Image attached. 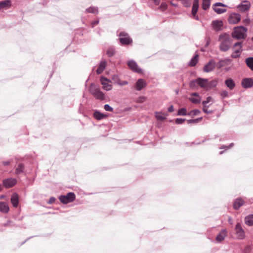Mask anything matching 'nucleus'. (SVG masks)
I'll return each instance as SVG.
<instances>
[{
    "label": "nucleus",
    "mask_w": 253,
    "mask_h": 253,
    "mask_svg": "<svg viewBox=\"0 0 253 253\" xmlns=\"http://www.w3.org/2000/svg\"><path fill=\"white\" fill-rule=\"evenodd\" d=\"M156 117L159 121H163L166 119V117L160 112L156 113Z\"/></svg>",
    "instance_id": "34"
},
{
    "label": "nucleus",
    "mask_w": 253,
    "mask_h": 253,
    "mask_svg": "<svg viewBox=\"0 0 253 253\" xmlns=\"http://www.w3.org/2000/svg\"><path fill=\"white\" fill-rule=\"evenodd\" d=\"M127 65L129 67V68L132 71L138 73L141 72V70L138 67V66L134 61H128L127 63Z\"/></svg>",
    "instance_id": "16"
},
{
    "label": "nucleus",
    "mask_w": 253,
    "mask_h": 253,
    "mask_svg": "<svg viewBox=\"0 0 253 253\" xmlns=\"http://www.w3.org/2000/svg\"><path fill=\"white\" fill-rule=\"evenodd\" d=\"M245 62L247 66L252 70L253 71V57H249L246 59Z\"/></svg>",
    "instance_id": "29"
},
{
    "label": "nucleus",
    "mask_w": 253,
    "mask_h": 253,
    "mask_svg": "<svg viewBox=\"0 0 253 253\" xmlns=\"http://www.w3.org/2000/svg\"><path fill=\"white\" fill-rule=\"evenodd\" d=\"M202 118H198V119H194V120H187V123L188 124H192V123L196 124V123H197L198 122H199V121H201L202 120Z\"/></svg>",
    "instance_id": "40"
},
{
    "label": "nucleus",
    "mask_w": 253,
    "mask_h": 253,
    "mask_svg": "<svg viewBox=\"0 0 253 253\" xmlns=\"http://www.w3.org/2000/svg\"><path fill=\"white\" fill-rule=\"evenodd\" d=\"M251 3L248 0L242 1L238 6L239 10L241 12H245L250 9Z\"/></svg>",
    "instance_id": "11"
},
{
    "label": "nucleus",
    "mask_w": 253,
    "mask_h": 253,
    "mask_svg": "<svg viewBox=\"0 0 253 253\" xmlns=\"http://www.w3.org/2000/svg\"><path fill=\"white\" fill-rule=\"evenodd\" d=\"M192 0H181L182 3L185 7L189 6L192 2Z\"/></svg>",
    "instance_id": "38"
},
{
    "label": "nucleus",
    "mask_w": 253,
    "mask_h": 253,
    "mask_svg": "<svg viewBox=\"0 0 253 253\" xmlns=\"http://www.w3.org/2000/svg\"><path fill=\"white\" fill-rule=\"evenodd\" d=\"M2 190V186L0 184V191Z\"/></svg>",
    "instance_id": "56"
},
{
    "label": "nucleus",
    "mask_w": 253,
    "mask_h": 253,
    "mask_svg": "<svg viewBox=\"0 0 253 253\" xmlns=\"http://www.w3.org/2000/svg\"><path fill=\"white\" fill-rule=\"evenodd\" d=\"M10 201L13 206L15 208H17L19 204V197L17 194H13L11 196Z\"/></svg>",
    "instance_id": "21"
},
{
    "label": "nucleus",
    "mask_w": 253,
    "mask_h": 253,
    "mask_svg": "<svg viewBox=\"0 0 253 253\" xmlns=\"http://www.w3.org/2000/svg\"><path fill=\"white\" fill-rule=\"evenodd\" d=\"M174 110L173 106L171 105L168 108V111L169 112H172Z\"/></svg>",
    "instance_id": "52"
},
{
    "label": "nucleus",
    "mask_w": 253,
    "mask_h": 253,
    "mask_svg": "<svg viewBox=\"0 0 253 253\" xmlns=\"http://www.w3.org/2000/svg\"><path fill=\"white\" fill-rule=\"evenodd\" d=\"M120 42L122 44H129L132 42V40L128 35L124 32H121L120 33Z\"/></svg>",
    "instance_id": "7"
},
{
    "label": "nucleus",
    "mask_w": 253,
    "mask_h": 253,
    "mask_svg": "<svg viewBox=\"0 0 253 253\" xmlns=\"http://www.w3.org/2000/svg\"><path fill=\"white\" fill-rule=\"evenodd\" d=\"M233 52L231 54V57L233 58H237L240 57L242 52V46L241 42H237L235 43L233 47Z\"/></svg>",
    "instance_id": "5"
},
{
    "label": "nucleus",
    "mask_w": 253,
    "mask_h": 253,
    "mask_svg": "<svg viewBox=\"0 0 253 253\" xmlns=\"http://www.w3.org/2000/svg\"><path fill=\"white\" fill-rule=\"evenodd\" d=\"M189 100L192 103L197 104L200 102L201 97L197 93H193L191 94Z\"/></svg>",
    "instance_id": "20"
},
{
    "label": "nucleus",
    "mask_w": 253,
    "mask_h": 253,
    "mask_svg": "<svg viewBox=\"0 0 253 253\" xmlns=\"http://www.w3.org/2000/svg\"><path fill=\"white\" fill-rule=\"evenodd\" d=\"M178 115L181 116H185L187 114V111L185 108H182L178 110L177 112Z\"/></svg>",
    "instance_id": "36"
},
{
    "label": "nucleus",
    "mask_w": 253,
    "mask_h": 253,
    "mask_svg": "<svg viewBox=\"0 0 253 253\" xmlns=\"http://www.w3.org/2000/svg\"><path fill=\"white\" fill-rule=\"evenodd\" d=\"M212 98L211 97H208L206 99V100H205L204 101H203L202 102V104H203V106H208L207 104L209 103L210 101H211L212 100Z\"/></svg>",
    "instance_id": "41"
},
{
    "label": "nucleus",
    "mask_w": 253,
    "mask_h": 253,
    "mask_svg": "<svg viewBox=\"0 0 253 253\" xmlns=\"http://www.w3.org/2000/svg\"><path fill=\"white\" fill-rule=\"evenodd\" d=\"M215 67V62L213 60H210L204 67L203 71L208 73L214 70Z\"/></svg>",
    "instance_id": "12"
},
{
    "label": "nucleus",
    "mask_w": 253,
    "mask_h": 253,
    "mask_svg": "<svg viewBox=\"0 0 253 253\" xmlns=\"http://www.w3.org/2000/svg\"><path fill=\"white\" fill-rule=\"evenodd\" d=\"M252 40H253V37L252 38Z\"/></svg>",
    "instance_id": "57"
},
{
    "label": "nucleus",
    "mask_w": 253,
    "mask_h": 253,
    "mask_svg": "<svg viewBox=\"0 0 253 253\" xmlns=\"http://www.w3.org/2000/svg\"><path fill=\"white\" fill-rule=\"evenodd\" d=\"M11 6V1L10 0H6L0 1V9L9 7Z\"/></svg>",
    "instance_id": "27"
},
{
    "label": "nucleus",
    "mask_w": 253,
    "mask_h": 253,
    "mask_svg": "<svg viewBox=\"0 0 253 253\" xmlns=\"http://www.w3.org/2000/svg\"><path fill=\"white\" fill-rule=\"evenodd\" d=\"M235 230L238 239H243L245 238V232L240 223H238L236 224Z\"/></svg>",
    "instance_id": "8"
},
{
    "label": "nucleus",
    "mask_w": 253,
    "mask_h": 253,
    "mask_svg": "<svg viewBox=\"0 0 253 253\" xmlns=\"http://www.w3.org/2000/svg\"><path fill=\"white\" fill-rule=\"evenodd\" d=\"M218 6H223L225 7L226 5L220 2L215 3L213 5V10L217 13V14H221L225 12H226V9L225 8H218Z\"/></svg>",
    "instance_id": "13"
},
{
    "label": "nucleus",
    "mask_w": 253,
    "mask_h": 253,
    "mask_svg": "<svg viewBox=\"0 0 253 253\" xmlns=\"http://www.w3.org/2000/svg\"><path fill=\"white\" fill-rule=\"evenodd\" d=\"M212 25L213 29L215 31H219L221 29L223 26V22L221 20H216L212 21Z\"/></svg>",
    "instance_id": "18"
},
{
    "label": "nucleus",
    "mask_w": 253,
    "mask_h": 253,
    "mask_svg": "<svg viewBox=\"0 0 253 253\" xmlns=\"http://www.w3.org/2000/svg\"><path fill=\"white\" fill-rule=\"evenodd\" d=\"M120 85H125L128 84V82L126 81H121L120 80L119 82L118 83Z\"/></svg>",
    "instance_id": "48"
},
{
    "label": "nucleus",
    "mask_w": 253,
    "mask_h": 253,
    "mask_svg": "<svg viewBox=\"0 0 253 253\" xmlns=\"http://www.w3.org/2000/svg\"><path fill=\"white\" fill-rule=\"evenodd\" d=\"M16 183V180L14 178H8L3 180V185L7 188L13 187Z\"/></svg>",
    "instance_id": "14"
},
{
    "label": "nucleus",
    "mask_w": 253,
    "mask_h": 253,
    "mask_svg": "<svg viewBox=\"0 0 253 253\" xmlns=\"http://www.w3.org/2000/svg\"><path fill=\"white\" fill-rule=\"evenodd\" d=\"M112 80L115 83L118 84L120 79L119 78L117 75H114L112 76Z\"/></svg>",
    "instance_id": "42"
},
{
    "label": "nucleus",
    "mask_w": 253,
    "mask_h": 253,
    "mask_svg": "<svg viewBox=\"0 0 253 253\" xmlns=\"http://www.w3.org/2000/svg\"><path fill=\"white\" fill-rule=\"evenodd\" d=\"M209 106H203V111L206 114H211V113H212V111H211V110H209L208 109V108Z\"/></svg>",
    "instance_id": "43"
},
{
    "label": "nucleus",
    "mask_w": 253,
    "mask_h": 253,
    "mask_svg": "<svg viewBox=\"0 0 253 253\" xmlns=\"http://www.w3.org/2000/svg\"><path fill=\"white\" fill-rule=\"evenodd\" d=\"M9 164H10V162L9 161H6V162H3V164L4 166L8 165Z\"/></svg>",
    "instance_id": "55"
},
{
    "label": "nucleus",
    "mask_w": 253,
    "mask_h": 253,
    "mask_svg": "<svg viewBox=\"0 0 253 253\" xmlns=\"http://www.w3.org/2000/svg\"><path fill=\"white\" fill-rule=\"evenodd\" d=\"M9 211V207L6 203L0 202V211L3 213H6Z\"/></svg>",
    "instance_id": "25"
},
{
    "label": "nucleus",
    "mask_w": 253,
    "mask_h": 253,
    "mask_svg": "<svg viewBox=\"0 0 253 253\" xmlns=\"http://www.w3.org/2000/svg\"><path fill=\"white\" fill-rule=\"evenodd\" d=\"M100 82L103 86L102 87L104 89L108 91L112 89V86L110 84V81L107 78L104 77H101L100 78Z\"/></svg>",
    "instance_id": "10"
},
{
    "label": "nucleus",
    "mask_w": 253,
    "mask_h": 253,
    "mask_svg": "<svg viewBox=\"0 0 253 253\" xmlns=\"http://www.w3.org/2000/svg\"><path fill=\"white\" fill-rule=\"evenodd\" d=\"M244 204V201L242 198H238L235 201L234 203V209L235 210H238Z\"/></svg>",
    "instance_id": "23"
},
{
    "label": "nucleus",
    "mask_w": 253,
    "mask_h": 253,
    "mask_svg": "<svg viewBox=\"0 0 253 253\" xmlns=\"http://www.w3.org/2000/svg\"><path fill=\"white\" fill-rule=\"evenodd\" d=\"M225 84L230 89L232 90L235 86V84L234 81L231 79H227Z\"/></svg>",
    "instance_id": "24"
},
{
    "label": "nucleus",
    "mask_w": 253,
    "mask_h": 253,
    "mask_svg": "<svg viewBox=\"0 0 253 253\" xmlns=\"http://www.w3.org/2000/svg\"><path fill=\"white\" fill-rule=\"evenodd\" d=\"M210 5V0H203L202 2V8L204 10H207Z\"/></svg>",
    "instance_id": "32"
},
{
    "label": "nucleus",
    "mask_w": 253,
    "mask_h": 253,
    "mask_svg": "<svg viewBox=\"0 0 253 253\" xmlns=\"http://www.w3.org/2000/svg\"><path fill=\"white\" fill-rule=\"evenodd\" d=\"M154 1L156 5H158L160 2V0H154Z\"/></svg>",
    "instance_id": "53"
},
{
    "label": "nucleus",
    "mask_w": 253,
    "mask_h": 253,
    "mask_svg": "<svg viewBox=\"0 0 253 253\" xmlns=\"http://www.w3.org/2000/svg\"><path fill=\"white\" fill-rule=\"evenodd\" d=\"M75 194L73 192L68 193L66 195H62L59 197L60 202L63 204H68L75 200Z\"/></svg>",
    "instance_id": "6"
},
{
    "label": "nucleus",
    "mask_w": 253,
    "mask_h": 253,
    "mask_svg": "<svg viewBox=\"0 0 253 253\" xmlns=\"http://www.w3.org/2000/svg\"><path fill=\"white\" fill-rule=\"evenodd\" d=\"M55 199L54 198H51L49 200V203H52L55 201Z\"/></svg>",
    "instance_id": "54"
},
{
    "label": "nucleus",
    "mask_w": 253,
    "mask_h": 253,
    "mask_svg": "<svg viewBox=\"0 0 253 253\" xmlns=\"http://www.w3.org/2000/svg\"><path fill=\"white\" fill-rule=\"evenodd\" d=\"M221 95L223 97H226L228 96V92L226 91H223L221 93Z\"/></svg>",
    "instance_id": "50"
},
{
    "label": "nucleus",
    "mask_w": 253,
    "mask_h": 253,
    "mask_svg": "<svg viewBox=\"0 0 253 253\" xmlns=\"http://www.w3.org/2000/svg\"><path fill=\"white\" fill-rule=\"evenodd\" d=\"M217 82L216 81H213L209 82L207 79L198 78L197 79V84L201 87L208 89L211 88L212 86H215L216 85Z\"/></svg>",
    "instance_id": "4"
},
{
    "label": "nucleus",
    "mask_w": 253,
    "mask_h": 253,
    "mask_svg": "<svg viewBox=\"0 0 253 253\" xmlns=\"http://www.w3.org/2000/svg\"><path fill=\"white\" fill-rule=\"evenodd\" d=\"M198 57H199L198 55L197 54V55H195L191 60V61L189 63V66H190L191 67L195 66L198 62Z\"/></svg>",
    "instance_id": "31"
},
{
    "label": "nucleus",
    "mask_w": 253,
    "mask_h": 253,
    "mask_svg": "<svg viewBox=\"0 0 253 253\" xmlns=\"http://www.w3.org/2000/svg\"><path fill=\"white\" fill-rule=\"evenodd\" d=\"M106 62L105 61H102L100 63L97 70L96 73L97 74H100L102 73L106 67Z\"/></svg>",
    "instance_id": "26"
},
{
    "label": "nucleus",
    "mask_w": 253,
    "mask_h": 253,
    "mask_svg": "<svg viewBox=\"0 0 253 253\" xmlns=\"http://www.w3.org/2000/svg\"><path fill=\"white\" fill-rule=\"evenodd\" d=\"M104 109L106 111H110V112H112L113 110V109L111 106H110V105H109L108 104H106L104 105Z\"/></svg>",
    "instance_id": "45"
},
{
    "label": "nucleus",
    "mask_w": 253,
    "mask_h": 253,
    "mask_svg": "<svg viewBox=\"0 0 253 253\" xmlns=\"http://www.w3.org/2000/svg\"><path fill=\"white\" fill-rule=\"evenodd\" d=\"M114 53L115 51L113 49H109L107 52V54L109 56H112L114 55Z\"/></svg>",
    "instance_id": "47"
},
{
    "label": "nucleus",
    "mask_w": 253,
    "mask_h": 253,
    "mask_svg": "<svg viewBox=\"0 0 253 253\" xmlns=\"http://www.w3.org/2000/svg\"><path fill=\"white\" fill-rule=\"evenodd\" d=\"M147 100V97L144 96L139 97L136 100V102L138 103H142Z\"/></svg>",
    "instance_id": "37"
},
{
    "label": "nucleus",
    "mask_w": 253,
    "mask_h": 253,
    "mask_svg": "<svg viewBox=\"0 0 253 253\" xmlns=\"http://www.w3.org/2000/svg\"><path fill=\"white\" fill-rule=\"evenodd\" d=\"M247 29L243 26L234 28L232 33V37L237 39H244L246 37Z\"/></svg>",
    "instance_id": "2"
},
{
    "label": "nucleus",
    "mask_w": 253,
    "mask_h": 253,
    "mask_svg": "<svg viewBox=\"0 0 253 253\" xmlns=\"http://www.w3.org/2000/svg\"><path fill=\"white\" fill-rule=\"evenodd\" d=\"M23 169H24V166H23V164H19L16 169V174H19V173L22 172Z\"/></svg>",
    "instance_id": "35"
},
{
    "label": "nucleus",
    "mask_w": 253,
    "mask_h": 253,
    "mask_svg": "<svg viewBox=\"0 0 253 253\" xmlns=\"http://www.w3.org/2000/svg\"><path fill=\"white\" fill-rule=\"evenodd\" d=\"M167 6H168V5L165 2H163L161 3L160 6V9L162 10V11H164L165 10H166L167 8Z\"/></svg>",
    "instance_id": "44"
},
{
    "label": "nucleus",
    "mask_w": 253,
    "mask_h": 253,
    "mask_svg": "<svg viewBox=\"0 0 253 253\" xmlns=\"http://www.w3.org/2000/svg\"><path fill=\"white\" fill-rule=\"evenodd\" d=\"M185 121V119L177 118L175 120V123L177 124H181L183 123Z\"/></svg>",
    "instance_id": "46"
},
{
    "label": "nucleus",
    "mask_w": 253,
    "mask_h": 253,
    "mask_svg": "<svg viewBox=\"0 0 253 253\" xmlns=\"http://www.w3.org/2000/svg\"><path fill=\"white\" fill-rule=\"evenodd\" d=\"M93 117L97 120H100L105 118L106 116L98 111H95L93 113Z\"/></svg>",
    "instance_id": "30"
},
{
    "label": "nucleus",
    "mask_w": 253,
    "mask_h": 253,
    "mask_svg": "<svg viewBox=\"0 0 253 253\" xmlns=\"http://www.w3.org/2000/svg\"><path fill=\"white\" fill-rule=\"evenodd\" d=\"M228 20L230 24H237L241 20V16L238 13H232L229 16Z\"/></svg>",
    "instance_id": "9"
},
{
    "label": "nucleus",
    "mask_w": 253,
    "mask_h": 253,
    "mask_svg": "<svg viewBox=\"0 0 253 253\" xmlns=\"http://www.w3.org/2000/svg\"><path fill=\"white\" fill-rule=\"evenodd\" d=\"M219 40L220 42L219 48L222 51H226L230 48L232 41L230 36L226 34L220 35Z\"/></svg>",
    "instance_id": "1"
},
{
    "label": "nucleus",
    "mask_w": 253,
    "mask_h": 253,
    "mask_svg": "<svg viewBox=\"0 0 253 253\" xmlns=\"http://www.w3.org/2000/svg\"><path fill=\"white\" fill-rule=\"evenodd\" d=\"M99 23V20H95V21H93L91 22V25H92V27H94L95 25L98 24Z\"/></svg>",
    "instance_id": "51"
},
{
    "label": "nucleus",
    "mask_w": 253,
    "mask_h": 253,
    "mask_svg": "<svg viewBox=\"0 0 253 253\" xmlns=\"http://www.w3.org/2000/svg\"><path fill=\"white\" fill-rule=\"evenodd\" d=\"M199 7V0H194L192 8V14L194 18L198 19V17L196 15Z\"/></svg>",
    "instance_id": "15"
},
{
    "label": "nucleus",
    "mask_w": 253,
    "mask_h": 253,
    "mask_svg": "<svg viewBox=\"0 0 253 253\" xmlns=\"http://www.w3.org/2000/svg\"><path fill=\"white\" fill-rule=\"evenodd\" d=\"M197 84V79L192 81L190 83V87L193 89L196 87Z\"/></svg>",
    "instance_id": "39"
},
{
    "label": "nucleus",
    "mask_w": 253,
    "mask_h": 253,
    "mask_svg": "<svg viewBox=\"0 0 253 253\" xmlns=\"http://www.w3.org/2000/svg\"><path fill=\"white\" fill-rule=\"evenodd\" d=\"M85 12L86 13H92L97 14V13H98V11L97 8L94 7H90L87 8L85 10Z\"/></svg>",
    "instance_id": "33"
},
{
    "label": "nucleus",
    "mask_w": 253,
    "mask_h": 253,
    "mask_svg": "<svg viewBox=\"0 0 253 253\" xmlns=\"http://www.w3.org/2000/svg\"><path fill=\"white\" fill-rule=\"evenodd\" d=\"M227 232L226 230H222L219 233V234L216 237V241L217 242H221L224 240L225 238L226 237Z\"/></svg>",
    "instance_id": "22"
},
{
    "label": "nucleus",
    "mask_w": 253,
    "mask_h": 253,
    "mask_svg": "<svg viewBox=\"0 0 253 253\" xmlns=\"http://www.w3.org/2000/svg\"><path fill=\"white\" fill-rule=\"evenodd\" d=\"M245 223L249 226L253 225V214H250L245 219Z\"/></svg>",
    "instance_id": "28"
},
{
    "label": "nucleus",
    "mask_w": 253,
    "mask_h": 253,
    "mask_svg": "<svg viewBox=\"0 0 253 253\" xmlns=\"http://www.w3.org/2000/svg\"><path fill=\"white\" fill-rule=\"evenodd\" d=\"M90 93L97 99L103 100L105 99V95L99 87L93 84H91L89 87Z\"/></svg>",
    "instance_id": "3"
},
{
    "label": "nucleus",
    "mask_w": 253,
    "mask_h": 253,
    "mask_svg": "<svg viewBox=\"0 0 253 253\" xmlns=\"http://www.w3.org/2000/svg\"><path fill=\"white\" fill-rule=\"evenodd\" d=\"M146 85V83L145 81L143 79H139L135 84V88L137 90H140L145 87Z\"/></svg>",
    "instance_id": "19"
},
{
    "label": "nucleus",
    "mask_w": 253,
    "mask_h": 253,
    "mask_svg": "<svg viewBox=\"0 0 253 253\" xmlns=\"http://www.w3.org/2000/svg\"><path fill=\"white\" fill-rule=\"evenodd\" d=\"M242 85L244 88H249L253 86V80L251 78H246L243 80Z\"/></svg>",
    "instance_id": "17"
},
{
    "label": "nucleus",
    "mask_w": 253,
    "mask_h": 253,
    "mask_svg": "<svg viewBox=\"0 0 253 253\" xmlns=\"http://www.w3.org/2000/svg\"><path fill=\"white\" fill-rule=\"evenodd\" d=\"M200 113V111L199 110H193L190 112V114L193 115H197Z\"/></svg>",
    "instance_id": "49"
}]
</instances>
